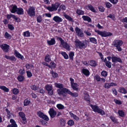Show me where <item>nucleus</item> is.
Here are the masks:
<instances>
[{"instance_id": "obj_46", "label": "nucleus", "mask_w": 127, "mask_h": 127, "mask_svg": "<svg viewBox=\"0 0 127 127\" xmlns=\"http://www.w3.org/2000/svg\"><path fill=\"white\" fill-rule=\"evenodd\" d=\"M65 122L64 120L63 119H61L60 120V125L62 126H64L65 125Z\"/></svg>"}, {"instance_id": "obj_63", "label": "nucleus", "mask_w": 127, "mask_h": 127, "mask_svg": "<svg viewBox=\"0 0 127 127\" xmlns=\"http://www.w3.org/2000/svg\"><path fill=\"white\" fill-rule=\"evenodd\" d=\"M27 75L28 77L30 78L32 76V74L31 72L27 71Z\"/></svg>"}, {"instance_id": "obj_1", "label": "nucleus", "mask_w": 127, "mask_h": 127, "mask_svg": "<svg viewBox=\"0 0 127 127\" xmlns=\"http://www.w3.org/2000/svg\"><path fill=\"white\" fill-rule=\"evenodd\" d=\"M95 32L100 35L102 37H106L107 36H110L112 35V34L110 32H107L105 31L103 32L101 31L98 30H95Z\"/></svg>"}, {"instance_id": "obj_57", "label": "nucleus", "mask_w": 127, "mask_h": 127, "mask_svg": "<svg viewBox=\"0 0 127 127\" xmlns=\"http://www.w3.org/2000/svg\"><path fill=\"white\" fill-rule=\"evenodd\" d=\"M30 87L32 90L35 91L38 89L36 86L34 85L31 86Z\"/></svg>"}, {"instance_id": "obj_2", "label": "nucleus", "mask_w": 127, "mask_h": 127, "mask_svg": "<svg viewBox=\"0 0 127 127\" xmlns=\"http://www.w3.org/2000/svg\"><path fill=\"white\" fill-rule=\"evenodd\" d=\"M76 43L75 45L76 47L82 49V48H85L86 47L87 45L84 43V42H81L77 39L75 41Z\"/></svg>"}, {"instance_id": "obj_20", "label": "nucleus", "mask_w": 127, "mask_h": 127, "mask_svg": "<svg viewBox=\"0 0 127 127\" xmlns=\"http://www.w3.org/2000/svg\"><path fill=\"white\" fill-rule=\"evenodd\" d=\"M16 12L19 15L23 14H24L23 10L21 8H18Z\"/></svg>"}, {"instance_id": "obj_14", "label": "nucleus", "mask_w": 127, "mask_h": 127, "mask_svg": "<svg viewBox=\"0 0 127 127\" xmlns=\"http://www.w3.org/2000/svg\"><path fill=\"white\" fill-rule=\"evenodd\" d=\"M10 122L11 123V124L8 125L7 127H17V125L13 119H10Z\"/></svg>"}, {"instance_id": "obj_11", "label": "nucleus", "mask_w": 127, "mask_h": 127, "mask_svg": "<svg viewBox=\"0 0 127 127\" xmlns=\"http://www.w3.org/2000/svg\"><path fill=\"white\" fill-rule=\"evenodd\" d=\"M111 59L112 62L116 63L118 62L121 63L123 62L121 59L119 57H117L115 56L112 57H111Z\"/></svg>"}, {"instance_id": "obj_36", "label": "nucleus", "mask_w": 127, "mask_h": 127, "mask_svg": "<svg viewBox=\"0 0 127 127\" xmlns=\"http://www.w3.org/2000/svg\"><path fill=\"white\" fill-rule=\"evenodd\" d=\"M84 98L85 100L86 101H90V98L89 95L88 94H86L84 96Z\"/></svg>"}, {"instance_id": "obj_52", "label": "nucleus", "mask_w": 127, "mask_h": 127, "mask_svg": "<svg viewBox=\"0 0 127 127\" xmlns=\"http://www.w3.org/2000/svg\"><path fill=\"white\" fill-rule=\"evenodd\" d=\"M101 75L104 77L106 76L107 75V71H103L101 72Z\"/></svg>"}, {"instance_id": "obj_47", "label": "nucleus", "mask_w": 127, "mask_h": 127, "mask_svg": "<svg viewBox=\"0 0 127 127\" xmlns=\"http://www.w3.org/2000/svg\"><path fill=\"white\" fill-rule=\"evenodd\" d=\"M41 118L45 120L46 121H48L49 120L48 117L45 114H44Z\"/></svg>"}, {"instance_id": "obj_44", "label": "nucleus", "mask_w": 127, "mask_h": 127, "mask_svg": "<svg viewBox=\"0 0 127 127\" xmlns=\"http://www.w3.org/2000/svg\"><path fill=\"white\" fill-rule=\"evenodd\" d=\"M23 35L24 36L29 37L30 36V33L28 31H26L24 32Z\"/></svg>"}, {"instance_id": "obj_21", "label": "nucleus", "mask_w": 127, "mask_h": 127, "mask_svg": "<svg viewBox=\"0 0 127 127\" xmlns=\"http://www.w3.org/2000/svg\"><path fill=\"white\" fill-rule=\"evenodd\" d=\"M82 71L83 73L86 76H89L90 74L89 70L86 69H82Z\"/></svg>"}, {"instance_id": "obj_18", "label": "nucleus", "mask_w": 127, "mask_h": 127, "mask_svg": "<svg viewBox=\"0 0 127 127\" xmlns=\"http://www.w3.org/2000/svg\"><path fill=\"white\" fill-rule=\"evenodd\" d=\"M14 55L16 57L22 60H23L24 58L23 56H22L16 50H15L14 51Z\"/></svg>"}, {"instance_id": "obj_64", "label": "nucleus", "mask_w": 127, "mask_h": 127, "mask_svg": "<svg viewBox=\"0 0 127 127\" xmlns=\"http://www.w3.org/2000/svg\"><path fill=\"white\" fill-rule=\"evenodd\" d=\"M8 28L11 30H13L14 29V27L11 25L8 24Z\"/></svg>"}, {"instance_id": "obj_24", "label": "nucleus", "mask_w": 127, "mask_h": 127, "mask_svg": "<svg viewBox=\"0 0 127 127\" xmlns=\"http://www.w3.org/2000/svg\"><path fill=\"white\" fill-rule=\"evenodd\" d=\"M71 87L73 88V89L75 90L78 91V84L76 83H74L71 84Z\"/></svg>"}, {"instance_id": "obj_15", "label": "nucleus", "mask_w": 127, "mask_h": 127, "mask_svg": "<svg viewBox=\"0 0 127 127\" xmlns=\"http://www.w3.org/2000/svg\"><path fill=\"white\" fill-rule=\"evenodd\" d=\"M47 42L49 45H53L55 44L56 41L54 38H51L50 40H47Z\"/></svg>"}, {"instance_id": "obj_13", "label": "nucleus", "mask_w": 127, "mask_h": 127, "mask_svg": "<svg viewBox=\"0 0 127 127\" xmlns=\"http://www.w3.org/2000/svg\"><path fill=\"white\" fill-rule=\"evenodd\" d=\"M53 19L57 23L61 22L63 21V19L58 16H55L53 17Z\"/></svg>"}, {"instance_id": "obj_25", "label": "nucleus", "mask_w": 127, "mask_h": 127, "mask_svg": "<svg viewBox=\"0 0 127 127\" xmlns=\"http://www.w3.org/2000/svg\"><path fill=\"white\" fill-rule=\"evenodd\" d=\"M118 91L120 93L124 94H126L127 93L126 89L123 87L120 88Z\"/></svg>"}, {"instance_id": "obj_59", "label": "nucleus", "mask_w": 127, "mask_h": 127, "mask_svg": "<svg viewBox=\"0 0 127 127\" xmlns=\"http://www.w3.org/2000/svg\"><path fill=\"white\" fill-rule=\"evenodd\" d=\"M95 79L98 81H99L100 80L101 78L99 76L97 75H96L95 76Z\"/></svg>"}, {"instance_id": "obj_38", "label": "nucleus", "mask_w": 127, "mask_h": 127, "mask_svg": "<svg viewBox=\"0 0 127 127\" xmlns=\"http://www.w3.org/2000/svg\"><path fill=\"white\" fill-rule=\"evenodd\" d=\"M57 107L60 109H63L64 108V106L61 104H58L57 105Z\"/></svg>"}, {"instance_id": "obj_54", "label": "nucleus", "mask_w": 127, "mask_h": 127, "mask_svg": "<svg viewBox=\"0 0 127 127\" xmlns=\"http://www.w3.org/2000/svg\"><path fill=\"white\" fill-rule=\"evenodd\" d=\"M11 15H12V17L13 18L15 19L17 22H20L19 19H18V18L17 17L14 15L12 14Z\"/></svg>"}, {"instance_id": "obj_58", "label": "nucleus", "mask_w": 127, "mask_h": 127, "mask_svg": "<svg viewBox=\"0 0 127 127\" xmlns=\"http://www.w3.org/2000/svg\"><path fill=\"white\" fill-rule=\"evenodd\" d=\"M74 124L73 121L72 120H69L68 122V124L70 126L73 125Z\"/></svg>"}, {"instance_id": "obj_55", "label": "nucleus", "mask_w": 127, "mask_h": 127, "mask_svg": "<svg viewBox=\"0 0 127 127\" xmlns=\"http://www.w3.org/2000/svg\"><path fill=\"white\" fill-rule=\"evenodd\" d=\"M42 21V17L41 16L39 15L37 17V22L40 23Z\"/></svg>"}, {"instance_id": "obj_61", "label": "nucleus", "mask_w": 127, "mask_h": 127, "mask_svg": "<svg viewBox=\"0 0 127 127\" xmlns=\"http://www.w3.org/2000/svg\"><path fill=\"white\" fill-rule=\"evenodd\" d=\"M98 8L99 11L101 12H104L105 9L104 7L102 6L99 7Z\"/></svg>"}, {"instance_id": "obj_50", "label": "nucleus", "mask_w": 127, "mask_h": 127, "mask_svg": "<svg viewBox=\"0 0 127 127\" xmlns=\"http://www.w3.org/2000/svg\"><path fill=\"white\" fill-rule=\"evenodd\" d=\"M106 65L109 68H110L111 66V63L109 61H107L106 63Z\"/></svg>"}, {"instance_id": "obj_53", "label": "nucleus", "mask_w": 127, "mask_h": 127, "mask_svg": "<svg viewBox=\"0 0 127 127\" xmlns=\"http://www.w3.org/2000/svg\"><path fill=\"white\" fill-rule=\"evenodd\" d=\"M61 9H62L63 10H65L66 9L65 6L64 5H61L58 10V11H60Z\"/></svg>"}, {"instance_id": "obj_40", "label": "nucleus", "mask_w": 127, "mask_h": 127, "mask_svg": "<svg viewBox=\"0 0 127 127\" xmlns=\"http://www.w3.org/2000/svg\"><path fill=\"white\" fill-rule=\"evenodd\" d=\"M61 54L65 59H67L68 58V56L65 52H62Z\"/></svg>"}, {"instance_id": "obj_42", "label": "nucleus", "mask_w": 127, "mask_h": 127, "mask_svg": "<svg viewBox=\"0 0 127 127\" xmlns=\"http://www.w3.org/2000/svg\"><path fill=\"white\" fill-rule=\"evenodd\" d=\"M12 91L13 93L15 95L17 94L19 92L18 89L16 88L13 89Z\"/></svg>"}, {"instance_id": "obj_30", "label": "nucleus", "mask_w": 127, "mask_h": 127, "mask_svg": "<svg viewBox=\"0 0 127 127\" xmlns=\"http://www.w3.org/2000/svg\"><path fill=\"white\" fill-rule=\"evenodd\" d=\"M0 88L7 92H8L9 91V89L5 86H0Z\"/></svg>"}, {"instance_id": "obj_17", "label": "nucleus", "mask_w": 127, "mask_h": 127, "mask_svg": "<svg viewBox=\"0 0 127 127\" xmlns=\"http://www.w3.org/2000/svg\"><path fill=\"white\" fill-rule=\"evenodd\" d=\"M116 85L117 84H116L113 83H111L109 84L107 83H105L104 85V87L105 88L108 89L111 86H116Z\"/></svg>"}, {"instance_id": "obj_62", "label": "nucleus", "mask_w": 127, "mask_h": 127, "mask_svg": "<svg viewBox=\"0 0 127 127\" xmlns=\"http://www.w3.org/2000/svg\"><path fill=\"white\" fill-rule=\"evenodd\" d=\"M25 72V70L23 69V70L22 69H20L19 71V73L21 75H23Z\"/></svg>"}, {"instance_id": "obj_5", "label": "nucleus", "mask_w": 127, "mask_h": 127, "mask_svg": "<svg viewBox=\"0 0 127 127\" xmlns=\"http://www.w3.org/2000/svg\"><path fill=\"white\" fill-rule=\"evenodd\" d=\"M60 3H59L57 2L55 4H52V7L48 6L47 9L50 11H52L55 10H57L58 7L59 6Z\"/></svg>"}, {"instance_id": "obj_29", "label": "nucleus", "mask_w": 127, "mask_h": 127, "mask_svg": "<svg viewBox=\"0 0 127 127\" xmlns=\"http://www.w3.org/2000/svg\"><path fill=\"white\" fill-rule=\"evenodd\" d=\"M45 60L46 62H48L51 61L50 55L49 54L45 56Z\"/></svg>"}, {"instance_id": "obj_19", "label": "nucleus", "mask_w": 127, "mask_h": 127, "mask_svg": "<svg viewBox=\"0 0 127 127\" xmlns=\"http://www.w3.org/2000/svg\"><path fill=\"white\" fill-rule=\"evenodd\" d=\"M19 115L22 118V120H26V119L25 117V114L22 112H20L19 113Z\"/></svg>"}, {"instance_id": "obj_45", "label": "nucleus", "mask_w": 127, "mask_h": 127, "mask_svg": "<svg viewBox=\"0 0 127 127\" xmlns=\"http://www.w3.org/2000/svg\"><path fill=\"white\" fill-rule=\"evenodd\" d=\"M56 64H55L54 62H51L50 63V67L49 68H55L56 67Z\"/></svg>"}, {"instance_id": "obj_33", "label": "nucleus", "mask_w": 127, "mask_h": 127, "mask_svg": "<svg viewBox=\"0 0 127 127\" xmlns=\"http://www.w3.org/2000/svg\"><path fill=\"white\" fill-rule=\"evenodd\" d=\"M30 102V101L28 99H26L24 100V105L25 106H27L28 105Z\"/></svg>"}, {"instance_id": "obj_27", "label": "nucleus", "mask_w": 127, "mask_h": 127, "mask_svg": "<svg viewBox=\"0 0 127 127\" xmlns=\"http://www.w3.org/2000/svg\"><path fill=\"white\" fill-rule=\"evenodd\" d=\"M68 94L70 95L73 97H77L78 95V94L77 93H72L69 90V92H68Z\"/></svg>"}, {"instance_id": "obj_28", "label": "nucleus", "mask_w": 127, "mask_h": 127, "mask_svg": "<svg viewBox=\"0 0 127 127\" xmlns=\"http://www.w3.org/2000/svg\"><path fill=\"white\" fill-rule=\"evenodd\" d=\"M55 84L56 87L60 89L63 88L64 87L63 85L61 84L55 83Z\"/></svg>"}, {"instance_id": "obj_26", "label": "nucleus", "mask_w": 127, "mask_h": 127, "mask_svg": "<svg viewBox=\"0 0 127 127\" xmlns=\"http://www.w3.org/2000/svg\"><path fill=\"white\" fill-rule=\"evenodd\" d=\"M89 64L92 66H95L97 65L96 62L93 60H91L89 62Z\"/></svg>"}, {"instance_id": "obj_8", "label": "nucleus", "mask_w": 127, "mask_h": 127, "mask_svg": "<svg viewBox=\"0 0 127 127\" xmlns=\"http://www.w3.org/2000/svg\"><path fill=\"white\" fill-rule=\"evenodd\" d=\"M35 9L33 7L30 6L28 10H27L28 14L29 15L30 17L35 16Z\"/></svg>"}, {"instance_id": "obj_48", "label": "nucleus", "mask_w": 127, "mask_h": 127, "mask_svg": "<svg viewBox=\"0 0 127 127\" xmlns=\"http://www.w3.org/2000/svg\"><path fill=\"white\" fill-rule=\"evenodd\" d=\"M41 118L45 120L46 121H48L49 120L48 117L45 114H44Z\"/></svg>"}, {"instance_id": "obj_3", "label": "nucleus", "mask_w": 127, "mask_h": 127, "mask_svg": "<svg viewBox=\"0 0 127 127\" xmlns=\"http://www.w3.org/2000/svg\"><path fill=\"white\" fill-rule=\"evenodd\" d=\"M113 45L117 47L118 51H122V49L120 46L123 43L122 41L120 40H116L114 41Z\"/></svg>"}, {"instance_id": "obj_43", "label": "nucleus", "mask_w": 127, "mask_h": 127, "mask_svg": "<svg viewBox=\"0 0 127 127\" xmlns=\"http://www.w3.org/2000/svg\"><path fill=\"white\" fill-rule=\"evenodd\" d=\"M25 66L27 68L29 69L30 68H33L34 67V66L32 64H26Z\"/></svg>"}, {"instance_id": "obj_6", "label": "nucleus", "mask_w": 127, "mask_h": 127, "mask_svg": "<svg viewBox=\"0 0 127 127\" xmlns=\"http://www.w3.org/2000/svg\"><path fill=\"white\" fill-rule=\"evenodd\" d=\"M91 106L93 109V110L95 112H97L100 113L102 115H103L104 114L105 112L104 111L100 109L97 106L91 105Z\"/></svg>"}, {"instance_id": "obj_35", "label": "nucleus", "mask_w": 127, "mask_h": 127, "mask_svg": "<svg viewBox=\"0 0 127 127\" xmlns=\"http://www.w3.org/2000/svg\"><path fill=\"white\" fill-rule=\"evenodd\" d=\"M17 79L19 81L22 82L24 80V77L22 75H19Z\"/></svg>"}, {"instance_id": "obj_4", "label": "nucleus", "mask_w": 127, "mask_h": 127, "mask_svg": "<svg viewBox=\"0 0 127 127\" xmlns=\"http://www.w3.org/2000/svg\"><path fill=\"white\" fill-rule=\"evenodd\" d=\"M57 39L59 40L61 42V44L63 45V47L66 49L67 50L69 51L70 49V47L69 45L66 42H64V40L60 37H57Z\"/></svg>"}, {"instance_id": "obj_23", "label": "nucleus", "mask_w": 127, "mask_h": 127, "mask_svg": "<svg viewBox=\"0 0 127 127\" xmlns=\"http://www.w3.org/2000/svg\"><path fill=\"white\" fill-rule=\"evenodd\" d=\"M82 18L84 21H86L88 22H91V18L88 16H83L82 17Z\"/></svg>"}, {"instance_id": "obj_56", "label": "nucleus", "mask_w": 127, "mask_h": 127, "mask_svg": "<svg viewBox=\"0 0 127 127\" xmlns=\"http://www.w3.org/2000/svg\"><path fill=\"white\" fill-rule=\"evenodd\" d=\"M105 3L106 7L108 8H110V7L112 6V4L109 2H106Z\"/></svg>"}, {"instance_id": "obj_41", "label": "nucleus", "mask_w": 127, "mask_h": 127, "mask_svg": "<svg viewBox=\"0 0 127 127\" xmlns=\"http://www.w3.org/2000/svg\"><path fill=\"white\" fill-rule=\"evenodd\" d=\"M90 41L93 42V43L94 44H96L97 43L96 40L95 38H90Z\"/></svg>"}, {"instance_id": "obj_31", "label": "nucleus", "mask_w": 127, "mask_h": 127, "mask_svg": "<svg viewBox=\"0 0 127 127\" xmlns=\"http://www.w3.org/2000/svg\"><path fill=\"white\" fill-rule=\"evenodd\" d=\"M50 73L52 77L54 78H57L58 76V74L56 72H54L52 70L51 71Z\"/></svg>"}, {"instance_id": "obj_37", "label": "nucleus", "mask_w": 127, "mask_h": 127, "mask_svg": "<svg viewBox=\"0 0 127 127\" xmlns=\"http://www.w3.org/2000/svg\"><path fill=\"white\" fill-rule=\"evenodd\" d=\"M64 17L66 19L68 20L69 21H72L73 19L71 17L68 15L66 14H65L64 15Z\"/></svg>"}, {"instance_id": "obj_32", "label": "nucleus", "mask_w": 127, "mask_h": 127, "mask_svg": "<svg viewBox=\"0 0 127 127\" xmlns=\"http://www.w3.org/2000/svg\"><path fill=\"white\" fill-rule=\"evenodd\" d=\"M18 8L16 5L14 6L12 8V9L11 10V12L13 13H15L16 12Z\"/></svg>"}, {"instance_id": "obj_10", "label": "nucleus", "mask_w": 127, "mask_h": 127, "mask_svg": "<svg viewBox=\"0 0 127 127\" xmlns=\"http://www.w3.org/2000/svg\"><path fill=\"white\" fill-rule=\"evenodd\" d=\"M9 46L7 44H3L0 46L1 48L5 52L7 53L9 51Z\"/></svg>"}, {"instance_id": "obj_16", "label": "nucleus", "mask_w": 127, "mask_h": 127, "mask_svg": "<svg viewBox=\"0 0 127 127\" xmlns=\"http://www.w3.org/2000/svg\"><path fill=\"white\" fill-rule=\"evenodd\" d=\"M4 57L7 59L10 60L12 61H15L16 60V59L14 56H9L7 55H5Z\"/></svg>"}, {"instance_id": "obj_51", "label": "nucleus", "mask_w": 127, "mask_h": 127, "mask_svg": "<svg viewBox=\"0 0 127 127\" xmlns=\"http://www.w3.org/2000/svg\"><path fill=\"white\" fill-rule=\"evenodd\" d=\"M37 114L38 116L40 118H41L44 114L43 112L40 111L37 112Z\"/></svg>"}, {"instance_id": "obj_60", "label": "nucleus", "mask_w": 127, "mask_h": 127, "mask_svg": "<svg viewBox=\"0 0 127 127\" xmlns=\"http://www.w3.org/2000/svg\"><path fill=\"white\" fill-rule=\"evenodd\" d=\"M40 122L42 123V124L43 125L47 126V122L43 120L40 121Z\"/></svg>"}, {"instance_id": "obj_34", "label": "nucleus", "mask_w": 127, "mask_h": 127, "mask_svg": "<svg viewBox=\"0 0 127 127\" xmlns=\"http://www.w3.org/2000/svg\"><path fill=\"white\" fill-rule=\"evenodd\" d=\"M118 113L119 115L121 117H123L124 116V113L122 110H119Z\"/></svg>"}, {"instance_id": "obj_9", "label": "nucleus", "mask_w": 127, "mask_h": 127, "mask_svg": "<svg viewBox=\"0 0 127 127\" xmlns=\"http://www.w3.org/2000/svg\"><path fill=\"white\" fill-rule=\"evenodd\" d=\"M48 112L50 117L52 118L55 117L57 114V112L53 108H50Z\"/></svg>"}, {"instance_id": "obj_22", "label": "nucleus", "mask_w": 127, "mask_h": 127, "mask_svg": "<svg viewBox=\"0 0 127 127\" xmlns=\"http://www.w3.org/2000/svg\"><path fill=\"white\" fill-rule=\"evenodd\" d=\"M86 8L87 9H90L92 12H96V11L94 8L91 5H90L86 6Z\"/></svg>"}, {"instance_id": "obj_39", "label": "nucleus", "mask_w": 127, "mask_h": 127, "mask_svg": "<svg viewBox=\"0 0 127 127\" xmlns=\"http://www.w3.org/2000/svg\"><path fill=\"white\" fill-rule=\"evenodd\" d=\"M76 12L79 15H83L84 14L83 11L80 9L77 10Z\"/></svg>"}, {"instance_id": "obj_12", "label": "nucleus", "mask_w": 127, "mask_h": 127, "mask_svg": "<svg viewBox=\"0 0 127 127\" xmlns=\"http://www.w3.org/2000/svg\"><path fill=\"white\" fill-rule=\"evenodd\" d=\"M75 30L77 34V35H78L79 36L82 37L84 36V34L82 31H81V30L78 27L76 28Z\"/></svg>"}, {"instance_id": "obj_49", "label": "nucleus", "mask_w": 127, "mask_h": 127, "mask_svg": "<svg viewBox=\"0 0 127 127\" xmlns=\"http://www.w3.org/2000/svg\"><path fill=\"white\" fill-rule=\"evenodd\" d=\"M74 55V54L73 52H70L69 54V56L70 59L73 60V56Z\"/></svg>"}, {"instance_id": "obj_7", "label": "nucleus", "mask_w": 127, "mask_h": 127, "mask_svg": "<svg viewBox=\"0 0 127 127\" xmlns=\"http://www.w3.org/2000/svg\"><path fill=\"white\" fill-rule=\"evenodd\" d=\"M69 90L66 88H64L62 89H58L57 91L59 95H62L64 97H66V93L68 94Z\"/></svg>"}]
</instances>
